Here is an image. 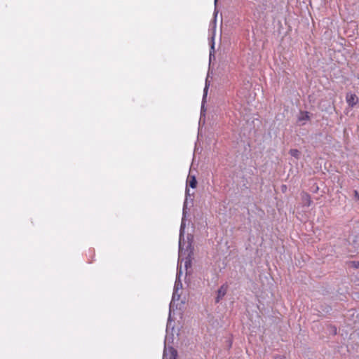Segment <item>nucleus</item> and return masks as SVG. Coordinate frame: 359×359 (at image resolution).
I'll use <instances>...</instances> for the list:
<instances>
[{
  "mask_svg": "<svg viewBox=\"0 0 359 359\" xmlns=\"http://www.w3.org/2000/svg\"><path fill=\"white\" fill-rule=\"evenodd\" d=\"M189 189L186 187L185 191V200L183 204V210H182V222L180 229V238H179V258L178 262L184 261V266L186 269L190 268L191 266V256L193 255V248H191V243H189L186 249H184L182 247V241L184 239V228H185V220L187 214L188 209V203H189V197H190ZM189 203L191 205L193 204V199L190 198Z\"/></svg>",
  "mask_w": 359,
  "mask_h": 359,
  "instance_id": "f257e3e1",
  "label": "nucleus"
},
{
  "mask_svg": "<svg viewBox=\"0 0 359 359\" xmlns=\"http://www.w3.org/2000/svg\"><path fill=\"white\" fill-rule=\"evenodd\" d=\"M227 290V285L224 284L222 285L217 292V297L215 298V302L219 303L220 300L225 296Z\"/></svg>",
  "mask_w": 359,
  "mask_h": 359,
  "instance_id": "423d86ee",
  "label": "nucleus"
},
{
  "mask_svg": "<svg viewBox=\"0 0 359 359\" xmlns=\"http://www.w3.org/2000/svg\"><path fill=\"white\" fill-rule=\"evenodd\" d=\"M182 274V266L177 265L176 280L174 285V290L177 291L182 288V283L180 280V277Z\"/></svg>",
  "mask_w": 359,
  "mask_h": 359,
  "instance_id": "39448f33",
  "label": "nucleus"
},
{
  "mask_svg": "<svg viewBox=\"0 0 359 359\" xmlns=\"http://www.w3.org/2000/svg\"><path fill=\"white\" fill-rule=\"evenodd\" d=\"M217 0H215V4L216 5Z\"/></svg>",
  "mask_w": 359,
  "mask_h": 359,
  "instance_id": "a211bd4d",
  "label": "nucleus"
},
{
  "mask_svg": "<svg viewBox=\"0 0 359 359\" xmlns=\"http://www.w3.org/2000/svg\"><path fill=\"white\" fill-rule=\"evenodd\" d=\"M310 119L309 113L306 111H300L299 116L298 117V121L301 125H304V121H309Z\"/></svg>",
  "mask_w": 359,
  "mask_h": 359,
  "instance_id": "6e6552de",
  "label": "nucleus"
},
{
  "mask_svg": "<svg viewBox=\"0 0 359 359\" xmlns=\"http://www.w3.org/2000/svg\"><path fill=\"white\" fill-rule=\"evenodd\" d=\"M353 197L357 201H359V192L357 190L353 191Z\"/></svg>",
  "mask_w": 359,
  "mask_h": 359,
  "instance_id": "4468645a",
  "label": "nucleus"
},
{
  "mask_svg": "<svg viewBox=\"0 0 359 359\" xmlns=\"http://www.w3.org/2000/svg\"><path fill=\"white\" fill-rule=\"evenodd\" d=\"M208 86L207 85V83H205V86L203 90V102H205V99L208 94Z\"/></svg>",
  "mask_w": 359,
  "mask_h": 359,
  "instance_id": "ddd939ff",
  "label": "nucleus"
},
{
  "mask_svg": "<svg viewBox=\"0 0 359 359\" xmlns=\"http://www.w3.org/2000/svg\"><path fill=\"white\" fill-rule=\"evenodd\" d=\"M348 264L354 269H359V261H350Z\"/></svg>",
  "mask_w": 359,
  "mask_h": 359,
  "instance_id": "f8f14e48",
  "label": "nucleus"
},
{
  "mask_svg": "<svg viewBox=\"0 0 359 359\" xmlns=\"http://www.w3.org/2000/svg\"><path fill=\"white\" fill-rule=\"evenodd\" d=\"M346 101L348 105L350 107L353 108L357 104H358L359 98L355 93H348L346 95Z\"/></svg>",
  "mask_w": 359,
  "mask_h": 359,
  "instance_id": "7ed1b4c3",
  "label": "nucleus"
},
{
  "mask_svg": "<svg viewBox=\"0 0 359 359\" xmlns=\"http://www.w3.org/2000/svg\"><path fill=\"white\" fill-rule=\"evenodd\" d=\"M190 187L194 189L196 187L197 181L196 178L194 175L189 176V182Z\"/></svg>",
  "mask_w": 359,
  "mask_h": 359,
  "instance_id": "9d476101",
  "label": "nucleus"
},
{
  "mask_svg": "<svg viewBox=\"0 0 359 359\" xmlns=\"http://www.w3.org/2000/svg\"><path fill=\"white\" fill-rule=\"evenodd\" d=\"M177 351L172 346L167 347L165 344L163 359H177Z\"/></svg>",
  "mask_w": 359,
  "mask_h": 359,
  "instance_id": "f03ea898",
  "label": "nucleus"
},
{
  "mask_svg": "<svg viewBox=\"0 0 359 359\" xmlns=\"http://www.w3.org/2000/svg\"><path fill=\"white\" fill-rule=\"evenodd\" d=\"M180 294H178L177 291L174 290L172 293V300L170 303V312H169V316L168 318V323H167V330L168 329L169 326L170 325V323L172 322L171 319V309L174 306V303L175 301H178L180 299Z\"/></svg>",
  "mask_w": 359,
  "mask_h": 359,
  "instance_id": "20e7f679",
  "label": "nucleus"
},
{
  "mask_svg": "<svg viewBox=\"0 0 359 359\" xmlns=\"http://www.w3.org/2000/svg\"><path fill=\"white\" fill-rule=\"evenodd\" d=\"M301 198H302L303 205L304 206L309 207L311 205V203H312L311 198V196L308 193L302 192L301 194Z\"/></svg>",
  "mask_w": 359,
  "mask_h": 359,
  "instance_id": "0eeeda50",
  "label": "nucleus"
},
{
  "mask_svg": "<svg viewBox=\"0 0 359 359\" xmlns=\"http://www.w3.org/2000/svg\"><path fill=\"white\" fill-rule=\"evenodd\" d=\"M327 329L330 334L336 335L337 334V328L335 325L329 324L327 326Z\"/></svg>",
  "mask_w": 359,
  "mask_h": 359,
  "instance_id": "1a4fd4ad",
  "label": "nucleus"
},
{
  "mask_svg": "<svg viewBox=\"0 0 359 359\" xmlns=\"http://www.w3.org/2000/svg\"><path fill=\"white\" fill-rule=\"evenodd\" d=\"M204 104H205V102H202V106H201V115L204 114V113L205 112V109H204Z\"/></svg>",
  "mask_w": 359,
  "mask_h": 359,
  "instance_id": "dca6fc26",
  "label": "nucleus"
},
{
  "mask_svg": "<svg viewBox=\"0 0 359 359\" xmlns=\"http://www.w3.org/2000/svg\"><path fill=\"white\" fill-rule=\"evenodd\" d=\"M289 154L296 159H299L300 157V151L297 149H291Z\"/></svg>",
  "mask_w": 359,
  "mask_h": 359,
  "instance_id": "9b49d317",
  "label": "nucleus"
},
{
  "mask_svg": "<svg viewBox=\"0 0 359 359\" xmlns=\"http://www.w3.org/2000/svg\"><path fill=\"white\" fill-rule=\"evenodd\" d=\"M213 52H214V42H212V43L211 45V50L210 51V57H211V55Z\"/></svg>",
  "mask_w": 359,
  "mask_h": 359,
  "instance_id": "f3484780",
  "label": "nucleus"
},
{
  "mask_svg": "<svg viewBox=\"0 0 359 359\" xmlns=\"http://www.w3.org/2000/svg\"><path fill=\"white\" fill-rule=\"evenodd\" d=\"M273 359H286V357L282 355H275Z\"/></svg>",
  "mask_w": 359,
  "mask_h": 359,
  "instance_id": "2eb2a0df",
  "label": "nucleus"
}]
</instances>
